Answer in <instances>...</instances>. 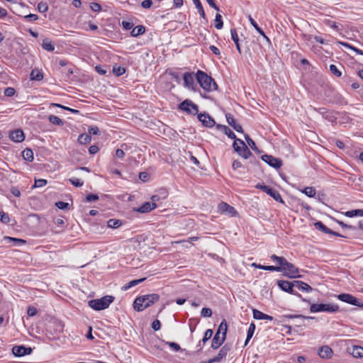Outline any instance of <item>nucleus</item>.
I'll use <instances>...</instances> for the list:
<instances>
[{
  "instance_id": "obj_1",
  "label": "nucleus",
  "mask_w": 363,
  "mask_h": 363,
  "mask_svg": "<svg viewBox=\"0 0 363 363\" xmlns=\"http://www.w3.org/2000/svg\"><path fill=\"white\" fill-rule=\"evenodd\" d=\"M160 296L157 294H150L138 296L133 302V308L136 311H143L157 302Z\"/></svg>"
},
{
  "instance_id": "obj_2",
  "label": "nucleus",
  "mask_w": 363,
  "mask_h": 363,
  "mask_svg": "<svg viewBox=\"0 0 363 363\" xmlns=\"http://www.w3.org/2000/svg\"><path fill=\"white\" fill-rule=\"evenodd\" d=\"M196 80L200 86L207 91H212L217 89V84L214 79L207 75L206 73L199 70L196 74Z\"/></svg>"
},
{
  "instance_id": "obj_3",
  "label": "nucleus",
  "mask_w": 363,
  "mask_h": 363,
  "mask_svg": "<svg viewBox=\"0 0 363 363\" xmlns=\"http://www.w3.org/2000/svg\"><path fill=\"white\" fill-rule=\"evenodd\" d=\"M114 301L113 296H105L101 298H96L89 301L88 305L95 311H101L107 308Z\"/></svg>"
},
{
  "instance_id": "obj_4",
  "label": "nucleus",
  "mask_w": 363,
  "mask_h": 363,
  "mask_svg": "<svg viewBox=\"0 0 363 363\" xmlns=\"http://www.w3.org/2000/svg\"><path fill=\"white\" fill-rule=\"evenodd\" d=\"M277 267L281 269V270L278 271L279 272H283L284 275L289 278L293 279L301 277V276L298 274V269L295 267L294 264L289 262L286 259L284 260L282 265L277 266Z\"/></svg>"
},
{
  "instance_id": "obj_5",
  "label": "nucleus",
  "mask_w": 363,
  "mask_h": 363,
  "mask_svg": "<svg viewBox=\"0 0 363 363\" xmlns=\"http://www.w3.org/2000/svg\"><path fill=\"white\" fill-rule=\"evenodd\" d=\"M277 285L282 291L296 296V297L299 298L303 302L308 303H310L309 300L303 298L302 296L299 293H298L297 291H296L294 289V281H286V280H279L277 281Z\"/></svg>"
},
{
  "instance_id": "obj_6",
  "label": "nucleus",
  "mask_w": 363,
  "mask_h": 363,
  "mask_svg": "<svg viewBox=\"0 0 363 363\" xmlns=\"http://www.w3.org/2000/svg\"><path fill=\"white\" fill-rule=\"evenodd\" d=\"M339 307L336 304H325V303H313L311 305L310 311L311 313L318 312H328L335 313L337 312Z\"/></svg>"
},
{
  "instance_id": "obj_7",
  "label": "nucleus",
  "mask_w": 363,
  "mask_h": 363,
  "mask_svg": "<svg viewBox=\"0 0 363 363\" xmlns=\"http://www.w3.org/2000/svg\"><path fill=\"white\" fill-rule=\"evenodd\" d=\"M255 187L257 189H261L262 191L265 192L267 194L272 196L276 201L281 202V203L284 202L281 194L275 189L272 188V187L264 185V184H257L255 186Z\"/></svg>"
},
{
  "instance_id": "obj_8",
  "label": "nucleus",
  "mask_w": 363,
  "mask_h": 363,
  "mask_svg": "<svg viewBox=\"0 0 363 363\" xmlns=\"http://www.w3.org/2000/svg\"><path fill=\"white\" fill-rule=\"evenodd\" d=\"M179 108L187 113L196 115L198 114V106L194 104L191 100L186 99L179 105Z\"/></svg>"
},
{
  "instance_id": "obj_9",
  "label": "nucleus",
  "mask_w": 363,
  "mask_h": 363,
  "mask_svg": "<svg viewBox=\"0 0 363 363\" xmlns=\"http://www.w3.org/2000/svg\"><path fill=\"white\" fill-rule=\"evenodd\" d=\"M337 298L342 302L359 307L363 308V303L357 299L354 296L349 294H341L337 296Z\"/></svg>"
},
{
  "instance_id": "obj_10",
  "label": "nucleus",
  "mask_w": 363,
  "mask_h": 363,
  "mask_svg": "<svg viewBox=\"0 0 363 363\" xmlns=\"http://www.w3.org/2000/svg\"><path fill=\"white\" fill-rule=\"evenodd\" d=\"M218 209L220 213L230 216L231 217L237 215V211L235 208L225 202L220 203L218 206Z\"/></svg>"
},
{
  "instance_id": "obj_11",
  "label": "nucleus",
  "mask_w": 363,
  "mask_h": 363,
  "mask_svg": "<svg viewBox=\"0 0 363 363\" xmlns=\"http://www.w3.org/2000/svg\"><path fill=\"white\" fill-rule=\"evenodd\" d=\"M262 160L268 164L270 167L276 169L280 168L282 166V161L277 157L269 155H264L262 156Z\"/></svg>"
},
{
  "instance_id": "obj_12",
  "label": "nucleus",
  "mask_w": 363,
  "mask_h": 363,
  "mask_svg": "<svg viewBox=\"0 0 363 363\" xmlns=\"http://www.w3.org/2000/svg\"><path fill=\"white\" fill-rule=\"evenodd\" d=\"M230 350V347L227 345L223 346L219 350L218 354L212 359H210L205 363H215L220 362L225 359Z\"/></svg>"
},
{
  "instance_id": "obj_13",
  "label": "nucleus",
  "mask_w": 363,
  "mask_h": 363,
  "mask_svg": "<svg viewBox=\"0 0 363 363\" xmlns=\"http://www.w3.org/2000/svg\"><path fill=\"white\" fill-rule=\"evenodd\" d=\"M314 226L315 227L316 229L321 230L322 232H323L325 233L333 235H335L337 237L346 238V236L342 235L335 231L330 230L320 221H318V222L315 223Z\"/></svg>"
},
{
  "instance_id": "obj_14",
  "label": "nucleus",
  "mask_w": 363,
  "mask_h": 363,
  "mask_svg": "<svg viewBox=\"0 0 363 363\" xmlns=\"http://www.w3.org/2000/svg\"><path fill=\"white\" fill-rule=\"evenodd\" d=\"M199 120L206 127L211 128L215 125L214 120L208 113H199L198 114Z\"/></svg>"
},
{
  "instance_id": "obj_15",
  "label": "nucleus",
  "mask_w": 363,
  "mask_h": 363,
  "mask_svg": "<svg viewBox=\"0 0 363 363\" xmlns=\"http://www.w3.org/2000/svg\"><path fill=\"white\" fill-rule=\"evenodd\" d=\"M318 354L320 358L328 359L332 357L333 352L329 346L324 345L318 349Z\"/></svg>"
},
{
  "instance_id": "obj_16",
  "label": "nucleus",
  "mask_w": 363,
  "mask_h": 363,
  "mask_svg": "<svg viewBox=\"0 0 363 363\" xmlns=\"http://www.w3.org/2000/svg\"><path fill=\"white\" fill-rule=\"evenodd\" d=\"M240 145H241L242 147L239 150L236 148V152H238V155L243 157L244 159L250 158L252 156V154L247 147V146L245 144V143L242 140H240Z\"/></svg>"
},
{
  "instance_id": "obj_17",
  "label": "nucleus",
  "mask_w": 363,
  "mask_h": 363,
  "mask_svg": "<svg viewBox=\"0 0 363 363\" xmlns=\"http://www.w3.org/2000/svg\"><path fill=\"white\" fill-rule=\"evenodd\" d=\"M156 207H157V205L154 202H145L140 207L134 208V211L141 213H145L150 212L153 209L156 208Z\"/></svg>"
},
{
  "instance_id": "obj_18",
  "label": "nucleus",
  "mask_w": 363,
  "mask_h": 363,
  "mask_svg": "<svg viewBox=\"0 0 363 363\" xmlns=\"http://www.w3.org/2000/svg\"><path fill=\"white\" fill-rule=\"evenodd\" d=\"M294 288L298 289L302 292L310 293L313 291V288L310 285L302 281L294 280Z\"/></svg>"
},
{
  "instance_id": "obj_19",
  "label": "nucleus",
  "mask_w": 363,
  "mask_h": 363,
  "mask_svg": "<svg viewBox=\"0 0 363 363\" xmlns=\"http://www.w3.org/2000/svg\"><path fill=\"white\" fill-rule=\"evenodd\" d=\"M225 117H226V120H227L228 123L230 126H232L235 130H236L238 133H242L243 132L242 125H240L239 123H236L235 119L234 118V117L230 113H227L225 115Z\"/></svg>"
},
{
  "instance_id": "obj_20",
  "label": "nucleus",
  "mask_w": 363,
  "mask_h": 363,
  "mask_svg": "<svg viewBox=\"0 0 363 363\" xmlns=\"http://www.w3.org/2000/svg\"><path fill=\"white\" fill-rule=\"evenodd\" d=\"M10 138L14 142L19 143L24 140L25 136L23 132L21 130L17 129L11 132Z\"/></svg>"
},
{
  "instance_id": "obj_21",
  "label": "nucleus",
  "mask_w": 363,
  "mask_h": 363,
  "mask_svg": "<svg viewBox=\"0 0 363 363\" xmlns=\"http://www.w3.org/2000/svg\"><path fill=\"white\" fill-rule=\"evenodd\" d=\"M184 86L189 89H192L194 84V77L192 73L186 72L183 75Z\"/></svg>"
},
{
  "instance_id": "obj_22",
  "label": "nucleus",
  "mask_w": 363,
  "mask_h": 363,
  "mask_svg": "<svg viewBox=\"0 0 363 363\" xmlns=\"http://www.w3.org/2000/svg\"><path fill=\"white\" fill-rule=\"evenodd\" d=\"M225 340V338H224V337L218 334H215L211 342V347L213 350H217L222 345Z\"/></svg>"
},
{
  "instance_id": "obj_23",
  "label": "nucleus",
  "mask_w": 363,
  "mask_h": 363,
  "mask_svg": "<svg viewBox=\"0 0 363 363\" xmlns=\"http://www.w3.org/2000/svg\"><path fill=\"white\" fill-rule=\"evenodd\" d=\"M253 318L257 320H273L272 316L265 314L257 309L253 310Z\"/></svg>"
},
{
  "instance_id": "obj_24",
  "label": "nucleus",
  "mask_w": 363,
  "mask_h": 363,
  "mask_svg": "<svg viewBox=\"0 0 363 363\" xmlns=\"http://www.w3.org/2000/svg\"><path fill=\"white\" fill-rule=\"evenodd\" d=\"M213 334V332L211 329L206 330L202 340L200 341L197 345V347H199V351H200L202 349L203 345L212 337Z\"/></svg>"
},
{
  "instance_id": "obj_25",
  "label": "nucleus",
  "mask_w": 363,
  "mask_h": 363,
  "mask_svg": "<svg viewBox=\"0 0 363 363\" xmlns=\"http://www.w3.org/2000/svg\"><path fill=\"white\" fill-rule=\"evenodd\" d=\"M227 330H228V325L225 320H223L220 323L216 334L221 335V336L224 337V338H226V334H227Z\"/></svg>"
},
{
  "instance_id": "obj_26",
  "label": "nucleus",
  "mask_w": 363,
  "mask_h": 363,
  "mask_svg": "<svg viewBox=\"0 0 363 363\" xmlns=\"http://www.w3.org/2000/svg\"><path fill=\"white\" fill-rule=\"evenodd\" d=\"M218 129L220 130L224 134L228 135V137L230 139H235V134L226 125H218Z\"/></svg>"
},
{
  "instance_id": "obj_27",
  "label": "nucleus",
  "mask_w": 363,
  "mask_h": 363,
  "mask_svg": "<svg viewBox=\"0 0 363 363\" xmlns=\"http://www.w3.org/2000/svg\"><path fill=\"white\" fill-rule=\"evenodd\" d=\"M248 19L250 22L251 25L255 28V29L260 34L262 35L265 39H267V41H269V39L267 36L265 35L264 31L259 27L257 22L252 18L250 15H248Z\"/></svg>"
},
{
  "instance_id": "obj_28",
  "label": "nucleus",
  "mask_w": 363,
  "mask_h": 363,
  "mask_svg": "<svg viewBox=\"0 0 363 363\" xmlns=\"http://www.w3.org/2000/svg\"><path fill=\"white\" fill-rule=\"evenodd\" d=\"M25 346L23 345H15L12 348V353L16 357L24 356Z\"/></svg>"
},
{
  "instance_id": "obj_29",
  "label": "nucleus",
  "mask_w": 363,
  "mask_h": 363,
  "mask_svg": "<svg viewBox=\"0 0 363 363\" xmlns=\"http://www.w3.org/2000/svg\"><path fill=\"white\" fill-rule=\"evenodd\" d=\"M252 266L255 267V268L271 272H277L281 270V269L279 267H277V266H264L256 263H253Z\"/></svg>"
},
{
  "instance_id": "obj_30",
  "label": "nucleus",
  "mask_w": 363,
  "mask_h": 363,
  "mask_svg": "<svg viewBox=\"0 0 363 363\" xmlns=\"http://www.w3.org/2000/svg\"><path fill=\"white\" fill-rule=\"evenodd\" d=\"M230 33H231L232 40L235 43L238 51L240 53H241V49H240V43H239V38H238V35L237 33L236 30L235 28H232L230 30Z\"/></svg>"
},
{
  "instance_id": "obj_31",
  "label": "nucleus",
  "mask_w": 363,
  "mask_h": 363,
  "mask_svg": "<svg viewBox=\"0 0 363 363\" xmlns=\"http://www.w3.org/2000/svg\"><path fill=\"white\" fill-rule=\"evenodd\" d=\"M145 279H146V278H142V279H139L132 280V281H129L127 284L124 285L122 287V289L125 290V291L128 290V289H130L131 287H133V286L138 285V284L143 282Z\"/></svg>"
},
{
  "instance_id": "obj_32",
  "label": "nucleus",
  "mask_w": 363,
  "mask_h": 363,
  "mask_svg": "<svg viewBox=\"0 0 363 363\" xmlns=\"http://www.w3.org/2000/svg\"><path fill=\"white\" fill-rule=\"evenodd\" d=\"M345 215L349 218H352V217H354V216L362 217L363 216V209H355V210L348 211L345 213Z\"/></svg>"
},
{
  "instance_id": "obj_33",
  "label": "nucleus",
  "mask_w": 363,
  "mask_h": 363,
  "mask_svg": "<svg viewBox=\"0 0 363 363\" xmlns=\"http://www.w3.org/2000/svg\"><path fill=\"white\" fill-rule=\"evenodd\" d=\"M145 32V28L143 26H137L131 30V35L133 37L138 36Z\"/></svg>"
},
{
  "instance_id": "obj_34",
  "label": "nucleus",
  "mask_w": 363,
  "mask_h": 363,
  "mask_svg": "<svg viewBox=\"0 0 363 363\" xmlns=\"http://www.w3.org/2000/svg\"><path fill=\"white\" fill-rule=\"evenodd\" d=\"M122 225V221L118 219H109L107 221V225L108 228L116 229Z\"/></svg>"
},
{
  "instance_id": "obj_35",
  "label": "nucleus",
  "mask_w": 363,
  "mask_h": 363,
  "mask_svg": "<svg viewBox=\"0 0 363 363\" xmlns=\"http://www.w3.org/2000/svg\"><path fill=\"white\" fill-rule=\"evenodd\" d=\"M23 157L24 160L32 162L34 159L33 152L31 149L26 148L22 152Z\"/></svg>"
},
{
  "instance_id": "obj_36",
  "label": "nucleus",
  "mask_w": 363,
  "mask_h": 363,
  "mask_svg": "<svg viewBox=\"0 0 363 363\" xmlns=\"http://www.w3.org/2000/svg\"><path fill=\"white\" fill-rule=\"evenodd\" d=\"M43 75L42 72H40L38 69H33L31 71L30 73V79L31 80H36V81H40L43 79Z\"/></svg>"
},
{
  "instance_id": "obj_37",
  "label": "nucleus",
  "mask_w": 363,
  "mask_h": 363,
  "mask_svg": "<svg viewBox=\"0 0 363 363\" xmlns=\"http://www.w3.org/2000/svg\"><path fill=\"white\" fill-rule=\"evenodd\" d=\"M192 1H193L194 4H195V6L197 9L198 12L200 14V16L203 18H206L205 11H204V9L202 6V4H201L200 0H192Z\"/></svg>"
},
{
  "instance_id": "obj_38",
  "label": "nucleus",
  "mask_w": 363,
  "mask_h": 363,
  "mask_svg": "<svg viewBox=\"0 0 363 363\" xmlns=\"http://www.w3.org/2000/svg\"><path fill=\"white\" fill-rule=\"evenodd\" d=\"M42 47L44 50L52 52L55 50V45L54 44L48 40H44L42 43Z\"/></svg>"
},
{
  "instance_id": "obj_39",
  "label": "nucleus",
  "mask_w": 363,
  "mask_h": 363,
  "mask_svg": "<svg viewBox=\"0 0 363 363\" xmlns=\"http://www.w3.org/2000/svg\"><path fill=\"white\" fill-rule=\"evenodd\" d=\"M255 330V325L253 323H252L250 325L248 330H247V337H246L245 342V345H247L248 342L250 341V340L253 336Z\"/></svg>"
},
{
  "instance_id": "obj_40",
  "label": "nucleus",
  "mask_w": 363,
  "mask_h": 363,
  "mask_svg": "<svg viewBox=\"0 0 363 363\" xmlns=\"http://www.w3.org/2000/svg\"><path fill=\"white\" fill-rule=\"evenodd\" d=\"M91 140V138L90 135L88 134H81L78 137V141L81 144H87L89 143Z\"/></svg>"
},
{
  "instance_id": "obj_41",
  "label": "nucleus",
  "mask_w": 363,
  "mask_h": 363,
  "mask_svg": "<svg viewBox=\"0 0 363 363\" xmlns=\"http://www.w3.org/2000/svg\"><path fill=\"white\" fill-rule=\"evenodd\" d=\"M48 120L51 123H52L54 125H63V124H64L63 121L55 115L49 116Z\"/></svg>"
},
{
  "instance_id": "obj_42",
  "label": "nucleus",
  "mask_w": 363,
  "mask_h": 363,
  "mask_svg": "<svg viewBox=\"0 0 363 363\" xmlns=\"http://www.w3.org/2000/svg\"><path fill=\"white\" fill-rule=\"evenodd\" d=\"M352 354L354 357H362L363 356V347L354 346L352 349Z\"/></svg>"
},
{
  "instance_id": "obj_43",
  "label": "nucleus",
  "mask_w": 363,
  "mask_h": 363,
  "mask_svg": "<svg viewBox=\"0 0 363 363\" xmlns=\"http://www.w3.org/2000/svg\"><path fill=\"white\" fill-rule=\"evenodd\" d=\"M223 26V22L222 20V16L219 13H216V18H215V28L216 29H221Z\"/></svg>"
},
{
  "instance_id": "obj_44",
  "label": "nucleus",
  "mask_w": 363,
  "mask_h": 363,
  "mask_svg": "<svg viewBox=\"0 0 363 363\" xmlns=\"http://www.w3.org/2000/svg\"><path fill=\"white\" fill-rule=\"evenodd\" d=\"M125 72V69L123 67L121 66H113V73L117 76H121Z\"/></svg>"
},
{
  "instance_id": "obj_45",
  "label": "nucleus",
  "mask_w": 363,
  "mask_h": 363,
  "mask_svg": "<svg viewBox=\"0 0 363 363\" xmlns=\"http://www.w3.org/2000/svg\"><path fill=\"white\" fill-rule=\"evenodd\" d=\"M302 192L308 197H314L315 195V189L312 186L306 187Z\"/></svg>"
},
{
  "instance_id": "obj_46",
  "label": "nucleus",
  "mask_w": 363,
  "mask_h": 363,
  "mask_svg": "<svg viewBox=\"0 0 363 363\" xmlns=\"http://www.w3.org/2000/svg\"><path fill=\"white\" fill-rule=\"evenodd\" d=\"M48 182L46 179H35L34 185L32 186V188H40L45 186L47 184Z\"/></svg>"
},
{
  "instance_id": "obj_47",
  "label": "nucleus",
  "mask_w": 363,
  "mask_h": 363,
  "mask_svg": "<svg viewBox=\"0 0 363 363\" xmlns=\"http://www.w3.org/2000/svg\"><path fill=\"white\" fill-rule=\"evenodd\" d=\"M284 317L288 318H297V319H301L303 320H310V319H314L313 317H307L302 315H285Z\"/></svg>"
},
{
  "instance_id": "obj_48",
  "label": "nucleus",
  "mask_w": 363,
  "mask_h": 363,
  "mask_svg": "<svg viewBox=\"0 0 363 363\" xmlns=\"http://www.w3.org/2000/svg\"><path fill=\"white\" fill-rule=\"evenodd\" d=\"M270 257L274 262L277 263L278 266L282 265L283 262L286 259L284 257H279L276 255H272Z\"/></svg>"
},
{
  "instance_id": "obj_49",
  "label": "nucleus",
  "mask_w": 363,
  "mask_h": 363,
  "mask_svg": "<svg viewBox=\"0 0 363 363\" xmlns=\"http://www.w3.org/2000/svg\"><path fill=\"white\" fill-rule=\"evenodd\" d=\"M38 10L40 13H45L48 10V6L45 2H40L38 4Z\"/></svg>"
},
{
  "instance_id": "obj_50",
  "label": "nucleus",
  "mask_w": 363,
  "mask_h": 363,
  "mask_svg": "<svg viewBox=\"0 0 363 363\" xmlns=\"http://www.w3.org/2000/svg\"><path fill=\"white\" fill-rule=\"evenodd\" d=\"M69 182H71V184L72 185H74V186H77V187H80L82 186H83L84 184V182L82 181L81 179H78V178H71L69 179Z\"/></svg>"
},
{
  "instance_id": "obj_51",
  "label": "nucleus",
  "mask_w": 363,
  "mask_h": 363,
  "mask_svg": "<svg viewBox=\"0 0 363 363\" xmlns=\"http://www.w3.org/2000/svg\"><path fill=\"white\" fill-rule=\"evenodd\" d=\"M201 315L204 318L211 317L212 315V311L209 308H203L201 311Z\"/></svg>"
},
{
  "instance_id": "obj_52",
  "label": "nucleus",
  "mask_w": 363,
  "mask_h": 363,
  "mask_svg": "<svg viewBox=\"0 0 363 363\" xmlns=\"http://www.w3.org/2000/svg\"><path fill=\"white\" fill-rule=\"evenodd\" d=\"M330 70L336 77H339L342 75V72L337 69V67L335 65H330Z\"/></svg>"
},
{
  "instance_id": "obj_53",
  "label": "nucleus",
  "mask_w": 363,
  "mask_h": 363,
  "mask_svg": "<svg viewBox=\"0 0 363 363\" xmlns=\"http://www.w3.org/2000/svg\"><path fill=\"white\" fill-rule=\"evenodd\" d=\"M88 132H89V135H99V133H100L99 128L96 125L89 127Z\"/></svg>"
},
{
  "instance_id": "obj_54",
  "label": "nucleus",
  "mask_w": 363,
  "mask_h": 363,
  "mask_svg": "<svg viewBox=\"0 0 363 363\" xmlns=\"http://www.w3.org/2000/svg\"><path fill=\"white\" fill-rule=\"evenodd\" d=\"M6 239H8L13 242L14 245H21L26 243V241L22 239L13 238L11 237H6Z\"/></svg>"
},
{
  "instance_id": "obj_55",
  "label": "nucleus",
  "mask_w": 363,
  "mask_h": 363,
  "mask_svg": "<svg viewBox=\"0 0 363 363\" xmlns=\"http://www.w3.org/2000/svg\"><path fill=\"white\" fill-rule=\"evenodd\" d=\"M55 206L59 208L62 210L68 209L69 208V204L67 202L64 201H58L55 203Z\"/></svg>"
},
{
  "instance_id": "obj_56",
  "label": "nucleus",
  "mask_w": 363,
  "mask_h": 363,
  "mask_svg": "<svg viewBox=\"0 0 363 363\" xmlns=\"http://www.w3.org/2000/svg\"><path fill=\"white\" fill-rule=\"evenodd\" d=\"M341 44L345 46V47H347L349 49H351L352 50H354L356 53L357 54H359V55H363V52L362 51L360 50V49H358L350 44H348L347 43H341Z\"/></svg>"
},
{
  "instance_id": "obj_57",
  "label": "nucleus",
  "mask_w": 363,
  "mask_h": 363,
  "mask_svg": "<svg viewBox=\"0 0 363 363\" xmlns=\"http://www.w3.org/2000/svg\"><path fill=\"white\" fill-rule=\"evenodd\" d=\"M0 220L4 223H9L10 221L9 215L4 211L0 212Z\"/></svg>"
},
{
  "instance_id": "obj_58",
  "label": "nucleus",
  "mask_w": 363,
  "mask_h": 363,
  "mask_svg": "<svg viewBox=\"0 0 363 363\" xmlns=\"http://www.w3.org/2000/svg\"><path fill=\"white\" fill-rule=\"evenodd\" d=\"M166 345H169L174 351L178 352L181 350V347L179 344L174 342H166Z\"/></svg>"
},
{
  "instance_id": "obj_59",
  "label": "nucleus",
  "mask_w": 363,
  "mask_h": 363,
  "mask_svg": "<svg viewBox=\"0 0 363 363\" xmlns=\"http://www.w3.org/2000/svg\"><path fill=\"white\" fill-rule=\"evenodd\" d=\"M90 9L95 12L100 11L101 10V6L99 4L96 2H92L90 4Z\"/></svg>"
},
{
  "instance_id": "obj_60",
  "label": "nucleus",
  "mask_w": 363,
  "mask_h": 363,
  "mask_svg": "<svg viewBox=\"0 0 363 363\" xmlns=\"http://www.w3.org/2000/svg\"><path fill=\"white\" fill-rule=\"evenodd\" d=\"M133 26L134 25L132 22L125 21H122V26L126 30H129L132 29Z\"/></svg>"
},
{
  "instance_id": "obj_61",
  "label": "nucleus",
  "mask_w": 363,
  "mask_h": 363,
  "mask_svg": "<svg viewBox=\"0 0 363 363\" xmlns=\"http://www.w3.org/2000/svg\"><path fill=\"white\" fill-rule=\"evenodd\" d=\"M15 89L13 87H7L4 90V94L6 96H12L15 94Z\"/></svg>"
},
{
  "instance_id": "obj_62",
  "label": "nucleus",
  "mask_w": 363,
  "mask_h": 363,
  "mask_svg": "<svg viewBox=\"0 0 363 363\" xmlns=\"http://www.w3.org/2000/svg\"><path fill=\"white\" fill-rule=\"evenodd\" d=\"M24 18L27 21H37L38 19V15L36 14H28V15H26L24 16Z\"/></svg>"
},
{
  "instance_id": "obj_63",
  "label": "nucleus",
  "mask_w": 363,
  "mask_h": 363,
  "mask_svg": "<svg viewBox=\"0 0 363 363\" xmlns=\"http://www.w3.org/2000/svg\"><path fill=\"white\" fill-rule=\"evenodd\" d=\"M27 313L29 316L33 317L37 314V309L34 306H29L27 309Z\"/></svg>"
},
{
  "instance_id": "obj_64",
  "label": "nucleus",
  "mask_w": 363,
  "mask_h": 363,
  "mask_svg": "<svg viewBox=\"0 0 363 363\" xmlns=\"http://www.w3.org/2000/svg\"><path fill=\"white\" fill-rule=\"evenodd\" d=\"M160 327H161V323L159 320L156 319L152 322V328L154 330H155V331L159 330L160 329Z\"/></svg>"
}]
</instances>
